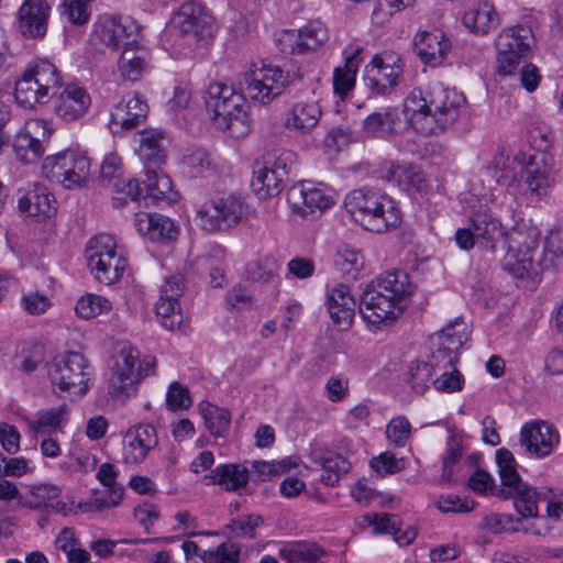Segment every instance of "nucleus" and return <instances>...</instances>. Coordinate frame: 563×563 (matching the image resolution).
I'll return each instance as SVG.
<instances>
[{"mask_svg":"<svg viewBox=\"0 0 563 563\" xmlns=\"http://www.w3.org/2000/svg\"><path fill=\"white\" fill-rule=\"evenodd\" d=\"M327 308L333 323L343 330L351 327L355 314V300L347 286L339 284L329 291Z\"/></svg>","mask_w":563,"mask_h":563,"instance_id":"31","label":"nucleus"},{"mask_svg":"<svg viewBox=\"0 0 563 563\" xmlns=\"http://www.w3.org/2000/svg\"><path fill=\"white\" fill-rule=\"evenodd\" d=\"M156 365L154 357H146L140 362V354L133 346H123L109 380V394L117 400L126 401L136 395V385L142 377L154 373Z\"/></svg>","mask_w":563,"mask_h":563,"instance_id":"8","label":"nucleus"},{"mask_svg":"<svg viewBox=\"0 0 563 563\" xmlns=\"http://www.w3.org/2000/svg\"><path fill=\"white\" fill-rule=\"evenodd\" d=\"M48 377L60 391L82 397L90 389L93 368L81 353L67 351L53 357L48 365Z\"/></svg>","mask_w":563,"mask_h":563,"instance_id":"6","label":"nucleus"},{"mask_svg":"<svg viewBox=\"0 0 563 563\" xmlns=\"http://www.w3.org/2000/svg\"><path fill=\"white\" fill-rule=\"evenodd\" d=\"M163 142L164 137L159 132L143 131L140 134L136 152L145 168V200H172V179L159 170L165 159Z\"/></svg>","mask_w":563,"mask_h":563,"instance_id":"5","label":"nucleus"},{"mask_svg":"<svg viewBox=\"0 0 563 563\" xmlns=\"http://www.w3.org/2000/svg\"><path fill=\"white\" fill-rule=\"evenodd\" d=\"M279 264L272 256L252 261L246 265L247 278L257 283H273L278 278Z\"/></svg>","mask_w":563,"mask_h":563,"instance_id":"50","label":"nucleus"},{"mask_svg":"<svg viewBox=\"0 0 563 563\" xmlns=\"http://www.w3.org/2000/svg\"><path fill=\"white\" fill-rule=\"evenodd\" d=\"M95 35L108 47H130L137 44L141 26L131 16L104 14L95 23Z\"/></svg>","mask_w":563,"mask_h":563,"instance_id":"18","label":"nucleus"},{"mask_svg":"<svg viewBox=\"0 0 563 563\" xmlns=\"http://www.w3.org/2000/svg\"><path fill=\"white\" fill-rule=\"evenodd\" d=\"M560 443L558 430L543 420H536L522 426L520 444L526 452L538 459L550 455Z\"/></svg>","mask_w":563,"mask_h":563,"instance_id":"23","label":"nucleus"},{"mask_svg":"<svg viewBox=\"0 0 563 563\" xmlns=\"http://www.w3.org/2000/svg\"><path fill=\"white\" fill-rule=\"evenodd\" d=\"M334 264L349 279H355L364 266V257L357 250L342 246L336 252Z\"/></svg>","mask_w":563,"mask_h":563,"instance_id":"49","label":"nucleus"},{"mask_svg":"<svg viewBox=\"0 0 563 563\" xmlns=\"http://www.w3.org/2000/svg\"><path fill=\"white\" fill-rule=\"evenodd\" d=\"M205 103L218 129L235 133L238 124L244 125L246 104L244 96L221 81L211 82L205 92Z\"/></svg>","mask_w":563,"mask_h":563,"instance_id":"9","label":"nucleus"},{"mask_svg":"<svg viewBox=\"0 0 563 563\" xmlns=\"http://www.w3.org/2000/svg\"><path fill=\"white\" fill-rule=\"evenodd\" d=\"M240 553L238 544L227 541L217 548L201 551L200 559L203 563H239Z\"/></svg>","mask_w":563,"mask_h":563,"instance_id":"53","label":"nucleus"},{"mask_svg":"<svg viewBox=\"0 0 563 563\" xmlns=\"http://www.w3.org/2000/svg\"><path fill=\"white\" fill-rule=\"evenodd\" d=\"M148 106L139 95L125 96L110 114L109 126L113 133L136 126L146 117Z\"/></svg>","mask_w":563,"mask_h":563,"instance_id":"29","label":"nucleus"},{"mask_svg":"<svg viewBox=\"0 0 563 563\" xmlns=\"http://www.w3.org/2000/svg\"><path fill=\"white\" fill-rule=\"evenodd\" d=\"M287 79L284 70L264 62L254 63L240 79L241 93L245 98L267 104L282 95Z\"/></svg>","mask_w":563,"mask_h":563,"instance_id":"12","label":"nucleus"},{"mask_svg":"<svg viewBox=\"0 0 563 563\" xmlns=\"http://www.w3.org/2000/svg\"><path fill=\"white\" fill-rule=\"evenodd\" d=\"M470 225L475 231L477 243L489 252H495L497 244L504 242L506 229L501 221L487 206H479L470 216Z\"/></svg>","mask_w":563,"mask_h":563,"instance_id":"25","label":"nucleus"},{"mask_svg":"<svg viewBox=\"0 0 563 563\" xmlns=\"http://www.w3.org/2000/svg\"><path fill=\"white\" fill-rule=\"evenodd\" d=\"M112 309L110 300L103 296L86 294L81 296L75 306L78 317L89 320Z\"/></svg>","mask_w":563,"mask_h":563,"instance_id":"51","label":"nucleus"},{"mask_svg":"<svg viewBox=\"0 0 563 563\" xmlns=\"http://www.w3.org/2000/svg\"><path fill=\"white\" fill-rule=\"evenodd\" d=\"M118 69L124 79L136 81L150 69V54L136 45L125 47L118 60Z\"/></svg>","mask_w":563,"mask_h":563,"instance_id":"38","label":"nucleus"},{"mask_svg":"<svg viewBox=\"0 0 563 563\" xmlns=\"http://www.w3.org/2000/svg\"><path fill=\"white\" fill-rule=\"evenodd\" d=\"M450 42L440 31L421 32L415 37V52L420 59L432 67L442 64L448 51Z\"/></svg>","mask_w":563,"mask_h":563,"instance_id":"33","label":"nucleus"},{"mask_svg":"<svg viewBox=\"0 0 563 563\" xmlns=\"http://www.w3.org/2000/svg\"><path fill=\"white\" fill-rule=\"evenodd\" d=\"M52 131L45 120H33L24 132L18 134L14 143L16 158L23 164H32L41 158L45 148L43 141L38 139L49 137Z\"/></svg>","mask_w":563,"mask_h":563,"instance_id":"26","label":"nucleus"},{"mask_svg":"<svg viewBox=\"0 0 563 563\" xmlns=\"http://www.w3.org/2000/svg\"><path fill=\"white\" fill-rule=\"evenodd\" d=\"M322 466L321 481L329 486L339 483L341 476L351 470V463L340 454L325 452L317 460Z\"/></svg>","mask_w":563,"mask_h":563,"instance_id":"46","label":"nucleus"},{"mask_svg":"<svg viewBox=\"0 0 563 563\" xmlns=\"http://www.w3.org/2000/svg\"><path fill=\"white\" fill-rule=\"evenodd\" d=\"M184 291V277L173 275L161 287V296L155 305L159 323L167 330L174 331L183 323V313L178 298Z\"/></svg>","mask_w":563,"mask_h":563,"instance_id":"21","label":"nucleus"},{"mask_svg":"<svg viewBox=\"0 0 563 563\" xmlns=\"http://www.w3.org/2000/svg\"><path fill=\"white\" fill-rule=\"evenodd\" d=\"M532 42V31L527 26L504 29L495 40L497 74L503 77L516 75L519 66L529 58Z\"/></svg>","mask_w":563,"mask_h":563,"instance_id":"11","label":"nucleus"},{"mask_svg":"<svg viewBox=\"0 0 563 563\" xmlns=\"http://www.w3.org/2000/svg\"><path fill=\"white\" fill-rule=\"evenodd\" d=\"M183 173L189 177L205 176L214 169L213 161L206 148L191 146L183 150L180 156Z\"/></svg>","mask_w":563,"mask_h":563,"instance_id":"42","label":"nucleus"},{"mask_svg":"<svg viewBox=\"0 0 563 563\" xmlns=\"http://www.w3.org/2000/svg\"><path fill=\"white\" fill-rule=\"evenodd\" d=\"M411 426L404 416L393 418L386 428V437L395 446H405L410 437Z\"/></svg>","mask_w":563,"mask_h":563,"instance_id":"60","label":"nucleus"},{"mask_svg":"<svg viewBox=\"0 0 563 563\" xmlns=\"http://www.w3.org/2000/svg\"><path fill=\"white\" fill-rule=\"evenodd\" d=\"M390 174L394 179L405 185L407 188L421 190L424 184L422 170L415 165H393Z\"/></svg>","mask_w":563,"mask_h":563,"instance_id":"57","label":"nucleus"},{"mask_svg":"<svg viewBox=\"0 0 563 563\" xmlns=\"http://www.w3.org/2000/svg\"><path fill=\"white\" fill-rule=\"evenodd\" d=\"M284 172L263 166L254 173L251 187L260 199L277 196L284 186Z\"/></svg>","mask_w":563,"mask_h":563,"instance_id":"40","label":"nucleus"},{"mask_svg":"<svg viewBox=\"0 0 563 563\" xmlns=\"http://www.w3.org/2000/svg\"><path fill=\"white\" fill-rule=\"evenodd\" d=\"M437 350L432 353V360L438 367H452L457 362V353L468 340L467 325L455 319L435 334Z\"/></svg>","mask_w":563,"mask_h":563,"instance_id":"22","label":"nucleus"},{"mask_svg":"<svg viewBox=\"0 0 563 563\" xmlns=\"http://www.w3.org/2000/svg\"><path fill=\"white\" fill-rule=\"evenodd\" d=\"M433 377V366L428 363H412L407 373V383L416 394H423L430 386Z\"/></svg>","mask_w":563,"mask_h":563,"instance_id":"54","label":"nucleus"},{"mask_svg":"<svg viewBox=\"0 0 563 563\" xmlns=\"http://www.w3.org/2000/svg\"><path fill=\"white\" fill-rule=\"evenodd\" d=\"M134 227L141 235L153 242L170 241L178 234L175 223L168 217L159 213L136 212Z\"/></svg>","mask_w":563,"mask_h":563,"instance_id":"30","label":"nucleus"},{"mask_svg":"<svg viewBox=\"0 0 563 563\" xmlns=\"http://www.w3.org/2000/svg\"><path fill=\"white\" fill-rule=\"evenodd\" d=\"M100 179L104 187H109L122 177V163L117 154L107 155L100 166Z\"/></svg>","mask_w":563,"mask_h":563,"instance_id":"63","label":"nucleus"},{"mask_svg":"<svg viewBox=\"0 0 563 563\" xmlns=\"http://www.w3.org/2000/svg\"><path fill=\"white\" fill-rule=\"evenodd\" d=\"M292 467L290 460L284 459L280 461H254L252 463V470L257 474L258 481H268L273 476L280 475Z\"/></svg>","mask_w":563,"mask_h":563,"instance_id":"61","label":"nucleus"},{"mask_svg":"<svg viewBox=\"0 0 563 563\" xmlns=\"http://www.w3.org/2000/svg\"><path fill=\"white\" fill-rule=\"evenodd\" d=\"M463 23L473 34L486 35L499 25L500 19L493 3L484 0L464 13Z\"/></svg>","mask_w":563,"mask_h":563,"instance_id":"36","label":"nucleus"},{"mask_svg":"<svg viewBox=\"0 0 563 563\" xmlns=\"http://www.w3.org/2000/svg\"><path fill=\"white\" fill-rule=\"evenodd\" d=\"M344 208L356 223L371 232L384 233L401 222V212L396 201L376 188L351 190L345 196Z\"/></svg>","mask_w":563,"mask_h":563,"instance_id":"3","label":"nucleus"},{"mask_svg":"<svg viewBox=\"0 0 563 563\" xmlns=\"http://www.w3.org/2000/svg\"><path fill=\"white\" fill-rule=\"evenodd\" d=\"M68 421V407L62 405L58 407L41 410L37 413V420L32 423V428L40 432L42 428L59 429Z\"/></svg>","mask_w":563,"mask_h":563,"instance_id":"55","label":"nucleus"},{"mask_svg":"<svg viewBox=\"0 0 563 563\" xmlns=\"http://www.w3.org/2000/svg\"><path fill=\"white\" fill-rule=\"evenodd\" d=\"M250 481L249 470L241 464H222L203 477L206 485H219L228 492L246 487Z\"/></svg>","mask_w":563,"mask_h":563,"instance_id":"37","label":"nucleus"},{"mask_svg":"<svg viewBox=\"0 0 563 563\" xmlns=\"http://www.w3.org/2000/svg\"><path fill=\"white\" fill-rule=\"evenodd\" d=\"M85 253L91 274L101 284H115L126 269V257L112 235L99 234L90 239Z\"/></svg>","mask_w":563,"mask_h":563,"instance_id":"7","label":"nucleus"},{"mask_svg":"<svg viewBox=\"0 0 563 563\" xmlns=\"http://www.w3.org/2000/svg\"><path fill=\"white\" fill-rule=\"evenodd\" d=\"M463 455V445L454 437H450L446 442V449L442 457V478L446 482L453 479L454 466L460 462Z\"/></svg>","mask_w":563,"mask_h":563,"instance_id":"58","label":"nucleus"},{"mask_svg":"<svg viewBox=\"0 0 563 563\" xmlns=\"http://www.w3.org/2000/svg\"><path fill=\"white\" fill-rule=\"evenodd\" d=\"M539 239V230L531 225L517 224L510 231H506L504 242L507 244V253L503 262L504 269L515 278L529 276Z\"/></svg>","mask_w":563,"mask_h":563,"instance_id":"10","label":"nucleus"},{"mask_svg":"<svg viewBox=\"0 0 563 563\" xmlns=\"http://www.w3.org/2000/svg\"><path fill=\"white\" fill-rule=\"evenodd\" d=\"M327 41L328 31L320 22H310L299 30L283 31L277 38L280 51L286 54L316 51Z\"/></svg>","mask_w":563,"mask_h":563,"instance_id":"20","label":"nucleus"},{"mask_svg":"<svg viewBox=\"0 0 563 563\" xmlns=\"http://www.w3.org/2000/svg\"><path fill=\"white\" fill-rule=\"evenodd\" d=\"M158 444L156 429L152 424L139 423L130 427L122 439V460L129 465H139L145 461Z\"/></svg>","mask_w":563,"mask_h":563,"instance_id":"19","label":"nucleus"},{"mask_svg":"<svg viewBox=\"0 0 563 563\" xmlns=\"http://www.w3.org/2000/svg\"><path fill=\"white\" fill-rule=\"evenodd\" d=\"M51 4L47 0H25L18 11V29L23 36L43 37L47 31Z\"/></svg>","mask_w":563,"mask_h":563,"instance_id":"28","label":"nucleus"},{"mask_svg":"<svg viewBox=\"0 0 563 563\" xmlns=\"http://www.w3.org/2000/svg\"><path fill=\"white\" fill-rule=\"evenodd\" d=\"M404 73V60L395 52H383L373 56L364 69L365 87L377 96H386L399 85Z\"/></svg>","mask_w":563,"mask_h":563,"instance_id":"15","label":"nucleus"},{"mask_svg":"<svg viewBox=\"0 0 563 563\" xmlns=\"http://www.w3.org/2000/svg\"><path fill=\"white\" fill-rule=\"evenodd\" d=\"M510 77H518L519 82L528 92H533L541 80L538 67L531 63H527V60L519 66L517 74Z\"/></svg>","mask_w":563,"mask_h":563,"instance_id":"64","label":"nucleus"},{"mask_svg":"<svg viewBox=\"0 0 563 563\" xmlns=\"http://www.w3.org/2000/svg\"><path fill=\"white\" fill-rule=\"evenodd\" d=\"M55 202L44 185L34 183L19 197L18 207L29 217H51L56 211Z\"/></svg>","mask_w":563,"mask_h":563,"instance_id":"34","label":"nucleus"},{"mask_svg":"<svg viewBox=\"0 0 563 563\" xmlns=\"http://www.w3.org/2000/svg\"><path fill=\"white\" fill-rule=\"evenodd\" d=\"M43 175L64 188L73 189L82 186L90 175V163L86 155L65 151L47 156L42 164Z\"/></svg>","mask_w":563,"mask_h":563,"instance_id":"14","label":"nucleus"},{"mask_svg":"<svg viewBox=\"0 0 563 563\" xmlns=\"http://www.w3.org/2000/svg\"><path fill=\"white\" fill-rule=\"evenodd\" d=\"M278 554L288 563H314L324 555V550L314 542L292 541L284 543Z\"/></svg>","mask_w":563,"mask_h":563,"instance_id":"41","label":"nucleus"},{"mask_svg":"<svg viewBox=\"0 0 563 563\" xmlns=\"http://www.w3.org/2000/svg\"><path fill=\"white\" fill-rule=\"evenodd\" d=\"M175 29L184 43L191 46L212 35L213 20L206 9L196 2H185L172 19Z\"/></svg>","mask_w":563,"mask_h":563,"instance_id":"17","label":"nucleus"},{"mask_svg":"<svg viewBox=\"0 0 563 563\" xmlns=\"http://www.w3.org/2000/svg\"><path fill=\"white\" fill-rule=\"evenodd\" d=\"M322 117L320 104L314 100L294 102L285 112L283 126L297 135H308L318 126Z\"/></svg>","mask_w":563,"mask_h":563,"instance_id":"27","label":"nucleus"},{"mask_svg":"<svg viewBox=\"0 0 563 563\" xmlns=\"http://www.w3.org/2000/svg\"><path fill=\"white\" fill-rule=\"evenodd\" d=\"M143 187H141V184L136 179H118L109 186L108 188L112 191V201L113 206L115 208H122L128 205L129 201H144L145 206H148L151 203H156L159 200L152 201L151 199L145 200L146 196V188L145 184L142 181Z\"/></svg>","mask_w":563,"mask_h":563,"instance_id":"39","label":"nucleus"},{"mask_svg":"<svg viewBox=\"0 0 563 563\" xmlns=\"http://www.w3.org/2000/svg\"><path fill=\"white\" fill-rule=\"evenodd\" d=\"M42 95L36 79H33L31 74L25 70L22 77L15 82L14 97L16 102L24 108H33L37 103L47 102Z\"/></svg>","mask_w":563,"mask_h":563,"instance_id":"47","label":"nucleus"},{"mask_svg":"<svg viewBox=\"0 0 563 563\" xmlns=\"http://www.w3.org/2000/svg\"><path fill=\"white\" fill-rule=\"evenodd\" d=\"M60 7L62 14L73 24L84 25L90 19V7L84 0H64Z\"/></svg>","mask_w":563,"mask_h":563,"instance_id":"59","label":"nucleus"},{"mask_svg":"<svg viewBox=\"0 0 563 563\" xmlns=\"http://www.w3.org/2000/svg\"><path fill=\"white\" fill-rule=\"evenodd\" d=\"M200 411L205 423L213 437H224L231 424L229 410L209 402L200 404Z\"/></svg>","mask_w":563,"mask_h":563,"instance_id":"48","label":"nucleus"},{"mask_svg":"<svg viewBox=\"0 0 563 563\" xmlns=\"http://www.w3.org/2000/svg\"><path fill=\"white\" fill-rule=\"evenodd\" d=\"M525 188L520 190V181L507 176L499 179L500 186L506 189L496 188L490 194V202L497 207L508 205L511 209V201L518 199V194L540 200L549 194L552 179V156L545 152L531 154L523 167Z\"/></svg>","mask_w":563,"mask_h":563,"instance_id":"4","label":"nucleus"},{"mask_svg":"<svg viewBox=\"0 0 563 563\" xmlns=\"http://www.w3.org/2000/svg\"><path fill=\"white\" fill-rule=\"evenodd\" d=\"M528 140L536 148V152L548 153L553 140V133L551 128L544 122H534L528 130Z\"/></svg>","mask_w":563,"mask_h":563,"instance_id":"62","label":"nucleus"},{"mask_svg":"<svg viewBox=\"0 0 563 563\" xmlns=\"http://www.w3.org/2000/svg\"><path fill=\"white\" fill-rule=\"evenodd\" d=\"M290 208L301 216L322 212L334 203L333 197L323 187L309 181L292 185L287 192Z\"/></svg>","mask_w":563,"mask_h":563,"instance_id":"24","label":"nucleus"},{"mask_svg":"<svg viewBox=\"0 0 563 563\" xmlns=\"http://www.w3.org/2000/svg\"><path fill=\"white\" fill-rule=\"evenodd\" d=\"M400 122L397 107H385L368 114L362 121V132L369 137L390 139L396 134V126Z\"/></svg>","mask_w":563,"mask_h":563,"instance_id":"35","label":"nucleus"},{"mask_svg":"<svg viewBox=\"0 0 563 563\" xmlns=\"http://www.w3.org/2000/svg\"><path fill=\"white\" fill-rule=\"evenodd\" d=\"M123 495V488H114L112 494L108 492L107 496L103 494H93L87 500L79 504V508L82 512H96L103 509L117 507Z\"/></svg>","mask_w":563,"mask_h":563,"instance_id":"56","label":"nucleus"},{"mask_svg":"<svg viewBox=\"0 0 563 563\" xmlns=\"http://www.w3.org/2000/svg\"><path fill=\"white\" fill-rule=\"evenodd\" d=\"M263 525L260 515L250 514L231 519L225 526V533L233 539L254 538L255 529Z\"/></svg>","mask_w":563,"mask_h":563,"instance_id":"52","label":"nucleus"},{"mask_svg":"<svg viewBox=\"0 0 563 563\" xmlns=\"http://www.w3.org/2000/svg\"><path fill=\"white\" fill-rule=\"evenodd\" d=\"M91 104L87 91L76 85H68L55 101V113L65 121L82 117Z\"/></svg>","mask_w":563,"mask_h":563,"instance_id":"32","label":"nucleus"},{"mask_svg":"<svg viewBox=\"0 0 563 563\" xmlns=\"http://www.w3.org/2000/svg\"><path fill=\"white\" fill-rule=\"evenodd\" d=\"M60 489L54 485H40L32 489L27 506L32 509L44 508L48 512L66 514L67 504L59 500Z\"/></svg>","mask_w":563,"mask_h":563,"instance_id":"43","label":"nucleus"},{"mask_svg":"<svg viewBox=\"0 0 563 563\" xmlns=\"http://www.w3.org/2000/svg\"><path fill=\"white\" fill-rule=\"evenodd\" d=\"M412 294L413 285L405 271L385 272L363 291L360 313L373 327L389 324L404 312Z\"/></svg>","mask_w":563,"mask_h":563,"instance_id":"1","label":"nucleus"},{"mask_svg":"<svg viewBox=\"0 0 563 563\" xmlns=\"http://www.w3.org/2000/svg\"><path fill=\"white\" fill-rule=\"evenodd\" d=\"M33 79H36L40 86L42 96L46 100L60 87V76L57 68L48 60H38L33 66L26 69Z\"/></svg>","mask_w":563,"mask_h":563,"instance_id":"45","label":"nucleus"},{"mask_svg":"<svg viewBox=\"0 0 563 563\" xmlns=\"http://www.w3.org/2000/svg\"><path fill=\"white\" fill-rule=\"evenodd\" d=\"M501 485L508 489V494L515 498V507L522 517H538V499L540 494L521 481L517 472V463L514 454L501 448L496 452Z\"/></svg>","mask_w":563,"mask_h":563,"instance_id":"13","label":"nucleus"},{"mask_svg":"<svg viewBox=\"0 0 563 563\" xmlns=\"http://www.w3.org/2000/svg\"><path fill=\"white\" fill-rule=\"evenodd\" d=\"M465 98L454 89L433 85L426 97L411 92L405 100L404 110L409 122L421 134H437L452 126L462 112Z\"/></svg>","mask_w":563,"mask_h":563,"instance_id":"2","label":"nucleus"},{"mask_svg":"<svg viewBox=\"0 0 563 563\" xmlns=\"http://www.w3.org/2000/svg\"><path fill=\"white\" fill-rule=\"evenodd\" d=\"M243 211V202L240 198L235 196L214 197L198 208L196 221L205 231H224L240 223Z\"/></svg>","mask_w":563,"mask_h":563,"instance_id":"16","label":"nucleus"},{"mask_svg":"<svg viewBox=\"0 0 563 563\" xmlns=\"http://www.w3.org/2000/svg\"><path fill=\"white\" fill-rule=\"evenodd\" d=\"M361 47L355 48L346 56L344 67H338L334 70L333 89L341 97L346 96L355 85V77L361 63Z\"/></svg>","mask_w":563,"mask_h":563,"instance_id":"44","label":"nucleus"}]
</instances>
